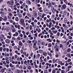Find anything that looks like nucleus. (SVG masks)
Returning <instances> with one entry per match:
<instances>
[{"label": "nucleus", "mask_w": 73, "mask_h": 73, "mask_svg": "<svg viewBox=\"0 0 73 73\" xmlns=\"http://www.w3.org/2000/svg\"><path fill=\"white\" fill-rule=\"evenodd\" d=\"M20 21L22 25H23L24 27H25V24L24 23V20L23 19H21Z\"/></svg>", "instance_id": "f257e3e1"}, {"label": "nucleus", "mask_w": 73, "mask_h": 73, "mask_svg": "<svg viewBox=\"0 0 73 73\" xmlns=\"http://www.w3.org/2000/svg\"><path fill=\"white\" fill-rule=\"evenodd\" d=\"M66 8V5L65 4L63 5L62 6V7L61 8L62 10H63L64 9H65Z\"/></svg>", "instance_id": "f03ea898"}, {"label": "nucleus", "mask_w": 73, "mask_h": 73, "mask_svg": "<svg viewBox=\"0 0 73 73\" xmlns=\"http://www.w3.org/2000/svg\"><path fill=\"white\" fill-rule=\"evenodd\" d=\"M5 42L6 43H9L10 42V40L9 39H6L5 40Z\"/></svg>", "instance_id": "7ed1b4c3"}, {"label": "nucleus", "mask_w": 73, "mask_h": 73, "mask_svg": "<svg viewBox=\"0 0 73 73\" xmlns=\"http://www.w3.org/2000/svg\"><path fill=\"white\" fill-rule=\"evenodd\" d=\"M16 68L13 65V66H12L11 67V70H15V69Z\"/></svg>", "instance_id": "20e7f679"}, {"label": "nucleus", "mask_w": 73, "mask_h": 73, "mask_svg": "<svg viewBox=\"0 0 73 73\" xmlns=\"http://www.w3.org/2000/svg\"><path fill=\"white\" fill-rule=\"evenodd\" d=\"M7 3L9 4V7H12V6H11V1H7Z\"/></svg>", "instance_id": "39448f33"}, {"label": "nucleus", "mask_w": 73, "mask_h": 73, "mask_svg": "<svg viewBox=\"0 0 73 73\" xmlns=\"http://www.w3.org/2000/svg\"><path fill=\"white\" fill-rule=\"evenodd\" d=\"M26 3H27L29 4L30 5H31V2L29 0H26Z\"/></svg>", "instance_id": "423d86ee"}, {"label": "nucleus", "mask_w": 73, "mask_h": 73, "mask_svg": "<svg viewBox=\"0 0 73 73\" xmlns=\"http://www.w3.org/2000/svg\"><path fill=\"white\" fill-rule=\"evenodd\" d=\"M43 56H45V57H46L47 55V53H46L45 52H44L43 53Z\"/></svg>", "instance_id": "0eeeda50"}, {"label": "nucleus", "mask_w": 73, "mask_h": 73, "mask_svg": "<svg viewBox=\"0 0 73 73\" xmlns=\"http://www.w3.org/2000/svg\"><path fill=\"white\" fill-rule=\"evenodd\" d=\"M40 44H41V42H40V40H39L38 41L37 45H40Z\"/></svg>", "instance_id": "6e6552de"}, {"label": "nucleus", "mask_w": 73, "mask_h": 73, "mask_svg": "<svg viewBox=\"0 0 73 73\" xmlns=\"http://www.w3.org/2000/svg\"><path fill=\"white\" fill-rule=\"evenodd\" d=\"M17 14L18 16L19 17V18H20V17H22V14H19V13H17Z\"/></svg>", "instance_id": "1a4fd4ad"}, {"label": "nucleus", "mask_w": 73, "mask_h": 73, "mask_svg": "<svg viewBox=\"0 0 73 73\" xmlns=\"http://www.w3.org/2000/svg\"><path fill=\"white\" fill-rule=\"evenodd\" d=\"M3 20H4V21H6V20H7V17L6 16H5L4 17V19H3Z\"/></svg>", "instance_id": "9d476101"}, {"label": "nucleus", "mask_w": 73, "mask_h": 73, "mask_svg": "<svg viewBox=\"0 0 73 73\" xmlns=\"http://www.w3.org/2000/svg\"><path fill=\"white\" fill-rule=\"evenodd\" d=\"M52 46V44L51 43H49L48 44V48H50Z\"/></svg>", "instance_id": "9b49d317"}, {"label": "nucleus", "mask_w": 73, "mask_h": 73, "mask_svg": "<svg viewBox=\"0 0 73 73\" xmlns=\"http://www.w3.org/2000/svg\"><path fill=\"white\" fill-rule=\"evenodd\" d=\"M58 45V44L57 43H56L55 44V45L54 46V48H56L57 47V45Z\"/></svg>", "instance_id": "f8f14e48"}, {"label": "nucleus", "mask_w": 73, "mask_h": 73, "mask_svg": "<svg viewBox=\"0 0 73 73\" xmlns=\"http://www.w3.org/2000/svg\"><path fill=\"white\" fill-rule=\"evenodd\" d=\"M19 44L21 46H23V43L21 41L19 42Z\"/></svg>", "instance_id": "ddd939ff"}, {"label": "nucleus", "mask_w": 73, "mask_h": 73, "mask_svg": "<svg viewBox=\"0 0 73 73\" xmlns=\"http://www.w3.org/2000/svg\"><path fill=\"white\" fill-rule=\"evenodd\" d=\"M15 20L16 21H19V18L18 17H16Z\"/></svg>", "instance_id": "4468645a"}, {"label": "nucleus", "mask_w": 73, "mask_h": 73, "mask_svg": "<svg viewBox=\"0 0 73 73\" xmlns=\"http://www.w3.org/2000/svg\"><path fill=\"white\" fill-rule=\"evenodd\" d=\"M39 52L40 53H43V50L40 49L39 50Z\"/></svg>", "instance_id": "2eb2a0df"}, {"label": "nucleus", "mask_w": 73, "mask_h": 73, "mask_svg": "<svg viewBox=\"0 0 73 73\" xmlns=\"http://www.w3.org/2000/svg\"><path fill=\"white\" fill-rule=\"evenodd\" d=\"M11 30H12L13 32H16V29H12Z\"/></svg>", "instance_id": "dca6fc26"}, {"label": "nucleus", "mask_w": 73, "mask_h": 73, "mask_svg": "<svg viewBox=\"0 0 73 73\" xmlns=\"http://www.w3.org/2000/svg\"><path fill=\"white\" fill-rule=\"evenodd\" d=\"M11 37H12V36H11V35L9 36H7V38H9V39H11Z\"/></svg>", "instance_id": "f3484780"}, {"label": "nucleus", "mask_w": 73, "mask_h": 73, "mask_svg": "<svg viewBox=\"0 0 73 73\" xmlns=\"http://www.w3.org/2000/svg\"><path fill=\"white\" fill-rule=\"evenodd\" d=\"M59 61H60L59 59H57L56 60V63L59 62Z\"/></svg>", "instance_id": "a211bd4d"}, {"label": "nucleus", "mask_w": 73, "mask_h": 73, "mask_svg": "<svg viewBox=\"0 0 73 73\" xmlns=\"http://www.w3.org/2000/svg\"><path fill=\"white\" fill-rule=\"evenodd\" d=\"M48 55H49V56H50V57H52V54L48 52Z\"/></svg>", "instance_id": "6ab92c4d"}, {"label": "nucleus", "mask_w": 73, "mask_h": 73, "mask_svg": "<svg viewBox=\"0 0 73 73\" xmlns=\"http://www.w3.org/2000/svg\"><path fill=\"white\" fill-rule=\"evenodd\" d=\"M67 21H68V20H67V19H66V18H65L64 19V22L65 23H66Z\"/></svg>", "instance_id": "aec40b11"}, {"label": "nucleus", "mask_w": 73, "mask_h": 73, "mask_svg": "<svg viewBox=\"0 0 73 73\" xmlns=\"http://www.w3.org/2000/svg\"><path fill=\"white\" fill-rule=\"evenodd\" d=\"M49 5L50 6V7H52V5L51 3L50 2H49Z\"/></svg>", "instance_id": "412c9836"}, {"label": "nucleus", "mask_w": 73, "mask_h": 73, "mask_svg": "<svg viewBox=\"0 0 73 73\" xmlns=\"http://www.w3.org/2000/svg\"><path fill=\"white\" fill-rule=\"evenodd\" d=\"M67 55V56H68V57H70V58H71V56H70V54H68Z\"/></svg>", "instance_id": "4be33fe9"}, {"label": "nucleus", "mask_w": 73, "mask_h": 73, "mask_svg": "<svg viewBox=\"0 0 73 73\" xmlns=\"http://www.w3.org/2000/svg\"><path fill=\"white\" fill-rule=\"evenodd\" d=\"M23 36L24 38H27V35H25V34H24Z\"/></svg>", "instance_id": "5701e85b"}, {"label": "nucleus", "mask_w": 73, "mask_h": 73, "mask_svg": "<svg viewBox=\"0 0 73 73\" xmlns=\"http://www.w3.org/2000/svg\"><path fill=\"white\" fill-rule=\"evenodd\" d=\"M6 62L7 64H9V60H6Z\"/></svg>", "instance_id": "b1692460"}, {"label": "nucleus", "mask_w": 73, "mask_h": 73, "mask_svg": "<svg viewBox=\"0 0 73 73\" xmlns=\"http://www.w3.org/2000/svg\"><path fill=\"white\" fill-rule=\"evenodd\" d=\"M63 15H66V11H64V12L63 13Z\"/></svg>", "instance_id": "393cba45"}, {"label": "nucleus", "mask_w": 73, "mask_h": 73, "mask_svg": "<svg viewBox=\"0 0 73 73\" xmlns=\"http://www.w3.org/2000/svg\"><path fill=\"white\" fill-rule=\"evenodd\" d=\"M9 59V57H6L5 58V60L6 61H7L8 60V59Z\"/></svg>", "instance_id": "a878e982"}, {"label": "nucleus", "mask_w": 73, "mask_h": 73, "mask_svg": "<svg viewBox=\"0 0 73 73\" xmlns=\"http://www.w3.org/2000/svg\"><path fill=\"white\" fill-rule=\"evenodd\" d=\"M29 70H31V69L32 68V66H29Z\"/></svg>", "instance_id": "bb28decb"}, {"label": "nucleus", "mask_w": 73, "mask_h": 73, "mask_svg": "<svg viewBox=\"0 0 73 73\" xmlns=\"http://www.w3.org/2000/svg\"><path fill=\"white\" fill-rule=\"evenodd\" d=\"M52 61H53V63L54 64V62H56V60H55V59H53L52 60Z\"/></svg>", "instance_id": "cd10ccee"}, {"label": "nucleus", "mask_w": 73, "mask_h": 73, "mask_svg": "<svg viewBox=\"0 0 73 73\" xmlns=\"http://www.w3.org/2000/svg\"><path fill=\"white\" fill-rule=\"evenodd\" d=\"M51 10L52 11V12H53L54 13V12L53 11H54V7H53V8H52Z\"/></svg>", "instance_id": "c85d7f7f"}, {"label": "nucleus", "mask_w": 73, "mask_h": 73, "mask_svg": "<svg viewBox=\"0 0 73 73\" xmlns=\"http://www.w3.org/2000/svg\"><path fill=\"white\" fill-rule=\"evenodd\" d=\"M15 35H16V36H17L19 35V33L17 32H15Z\"/></svg>", "instance_id": "c756f323"}, {"label": "nucleus", "mask_w": 73, "mask_h": 73, "mask_svg": "<svg viewBox=\"0 0 73 73\" xmlns=\"http://www.w3.org/2000/svg\"><path fill=\"white\" fill-rule=\"evenodd\" d=\"M15 59H16V58H17L18 56H17V55H15Z\"/></svg>", "instance_id": "7c9ffc66"}, {"label": "nucleus", "mask_w": 73, "mask_h": 73, "mask_svg": "<svg viewBox=\"0 0 73 73\" xmlns=\"http://www.w3.org/2000/svg\"><path fill=\"white\" fill-rule=\"evenodd\" d=\"M20 25H18V29H20Z\"/></svg>", "instance_id": "2f4dec72"}, {"label": "nucleus", "mask_w": 73, "mask_h": 73, "mask_svg": "<svg viewBox=\"0 0 73 73\" xmlns=\"http://www.w3.org/2000/svg\"><path fill=\"white\" fill-rule=\"evenodd\" d=\"M72 66H68L67 68H72Z\"/></svg>", "instance_id": "473e14b6"}, {"label": "nucleus", "mask_w": 73, "mask_h": 73, "mask_svg": "<svg viewBox=\"0 0 73 73\" xmlns=\"http://www.w3.org/2000/svg\"><path fill=\"white\" fill-rule=\"evenodd\" d=\"M70 52V49L68 48L67 50V52Z\"/></svg>", "instance_id": "72a5a7b5"}, {"label": "nucleus", "mask_w": 73, "mask_h": 73, "mask_svg": "<svg viewBox=\"0 0 73 73\" xmlns=\"http://www.w3.org/2000/svg\"><path fill=\"white\" fill-rule=\"evenodd\" d=\"M13 65H12V63H10L9 64L10 67H11Z\"/></svg>", "instance_id": "f704fd0d"}, {"label": "nucleus", "mask_w": 73, "mask_h": 73, "mask_svg": "<svg viewBox=\"0 0 73 73\" xmlns=\"http://www.w3.org/2000/svg\"><path fill=\"white\" fill-rule=\"evenodd\" d=\"M5 71V70L4 69H2L1 70V72L2 73H3V72H4Z\"/></svg>", "instance_id": "c9c22d12"}, {"label": "nucleus", "mask_w": 73, "mask_h": 73, "mask_svg": "<svg viewBox=\"0 0 73 73\" xmlns=\"http://www.w3.org/2000/svg\"><path fill=\"white\" fill-rule=\"evenodd\" d=\"M63 46V45H62V44H60V48H62Z\"/></svg>", "instance_id": "e433bc0d"}, {"label": "nucleus", "mask_w": 73, "mask_h": 73, "mask_svg": "<svg viewBox=\"0 0 73 73\" xmlns=\"http://www.w3.org/2000/svg\"><path fill=\"white\" fill-rule=\"evenodd\" d=\"M1 36H2V38H3L5 37L4 35H1Z\"/></svg>", "instance_id": "4c0bfd02"}, {"label": "nucleus", "mask_w": 73, "mask_h": 73, "mask_svg": "<svg viewBox=\"0 0 73 73\" xmlns=\"http://www.w3.org/2000/svg\"><path fill=\"white\" fill-rule=\"evenodd\" d=\"M13 4H14V2H13V1H12L11 2V5H13Z\"/></svg>", "instance_id": "58836bf2"}, {"label": "nucleus", "mask_w": 73, "mask_h": 73, "mask_svg": "<svg viewBox=\"0 0 73 73\" xmlns=\"http://www.w3.org/2000/svg\"><path fill=\"white\" fill-rule=\"evenodd\" d=\"M71 61V59H68L67 60L68 62H70Z\"/></svg>", "instance_id": "ea45409f"}, {"label": "nucleus", "mask_w": 73, "mask_h": 73, "mask_svg": "<svg viewBox=\"0 0 73 73\" xmlns=\"http://www.w3.org/2000/svg\"><path fill=\"white\" fill-rule=\"evenodd\" d=\"M42 45H45V42H42Z\"/></svg>", "instance_id": "a19ab883"}, {"label": "nucleus", "mask_w": 73, "mask_h": 73, "mask_svg": "<svg viewBox=\"0 0 73 73\" xmlns=\"http://www.w3.org/2000/svg\"><path fill=\"white\" fill-rule=\"evenodd\" d=\"M2 50H3V47H1L0 48V51L1 52H2Z\"/></svg>", "instance_id": "79ce46f5"}, {"label": "nucleus", "mask_w": 73, "mask_h": 73, "mask_svg": "<svg viewBox=\"0 0 73 73\" xmlns=\"http://www.w3.org/2000/svg\"><path fill=\"white\" fill-rule=\"evenodd\" d=\"M3 64H5V65H6L7 64L5 63V61H4L3 62Z\"/></svg>", "instance_id": "37998d69"}, {"label": "nucleus", "mask_w": 73, "mask_h": 73, "mask_svg": "<svg viewBox=\"0 0 73 73\" xmlns=\"http://www.w3.org/2000/svg\"><path fill=\"white\" fill-rule=\"evenodd\" d=\"M32 21H34L35 20V18L34 17H32Z\"/></svg>", "instance_id": "c03bdc74"}, {"label": "nucleus", "mask_w": 73, "mask_h": 73, "mask_svg": "<svg viewBox=\"0 0 73 73\" xmlns=\"http://www.w3.org/2000/svg\"><path fill=\"white\" fill-rule=\"evenodd\" d=\"M33 13L34 14L37 13V11H33Z\"/></svg>", "instance_id": "a18cd8bd"}, {"label": "nucleus", "mask_w": 73, "mask_h": 73, "mask_svg": "<svg viewBox=\"0 0 73 73\" xmlns=\"http://www.w3.org/2000/svg\"><path fill=\"white\" fill-rule=\"evenodd\" d=\"M17 38L18 39V40H20L21 39H20V36H18Z\"/></svg>", "instance_id": "49530a36"}, {"label": "nucleus", "mask_w": 73, "mask_h": 73, "mask_svg": "<svg viewBox=\"0 0 73 73\" xmlns=\"http://www.w3.org/2000/svg\"><path fill=\"white\" fill-rule=\"evenodd\" d=\"M51 30H54L55 28L54 27H53L52 29H50Z\"/></svg>", "instance_id": "de8ad7c7"}, {"label": "nucleus", "mask_w": 73, "mask_h": 73, "mask_svg": "<svg viewBox=\"0 0 73 73\" xmlns=\"http://www.w3.org/2000/svg\"><path fill=\"white\" fill-rule=\"evenodd\" d=\"M19 3L20 4H23V2L21 1H20Z\"/></svg>", "instance_id": "09e8293b"}, {"label": "nucleus", "mask_w": 73, "mask_h": 73, "mask_svg": "<svg viewBox=\"0 0 73 73\" xmlns=\"http://www.w3.org/2000/svg\"><path fill=\"white\" fill-rule=\"evenodd\" d=\"M1 15H2V16H3V15H4V13L3 12H2V11H1Z\"/></svg>", "instance_id": "8fccbe9b"}, {"label": "nucleus", "mask_w": 73, "mask_h": 73, "mask_svg": "<svg viewBox=\"0 0 73 73\" xmlns=\"http://www.w3.org/2000/svg\"><path fill=\"white\" fill-rule=\"evenodd\" d=\"M32 25H31L30 26V30H32Z\"/></svg>", "instance_id": "3c124183"}, {"label": "nucleus", "mask_w": 73, "mask_h": 73, "mask_svg": "<svg viewBox=\"0 0 73 73\" xmlns=\"http://www.w3.org/2000/svg\"><path fill=\"white\" fill-rule=\"evenodd\" d=\"M15 39H16V38H15V37H13L12 38V39L13 40H15Z\"/></svg>", "instance_id": "603ef678"}, {"label": "nucleus", "mask_w": 73, "mask_h": 73, "mask_svg": "<svg viewBox=\"0 0 73 73\" xmlns=\"http://www.w3.org/2000/svg\"><path fill=\"white\" fill-rule=\"evenodd\" d=\"M27 60H25L24 62V64H27Z\"/></svg>", "instance_id": "864d4df0"}, {"label": "nucleus", "mask_w": 73, "mask_h": 73, "mask_svg": "<svg viewBox=\"0 0 73 73\" xmlns=\"http://www.w3.org/2000/svg\"><path fill=\"white\" fill-rule=\"evenodd\" d=\"M15 29V27H14V26L13 25H12V27L11 28V29Z\"/></svg>", "instance_id": "5fc2aeb1"}, {"label": "nucleus", "mask_w": 73, "mask_h": 73, "mask_svg": "<svg viewBox=\"0 0 73 73\" xmlns=\"http://www.w3.org/2000/svg\"><path fill=\"white\" fill-rule=\"evenodd\" d=\"M39 15L40 17H41V15H42V14L41 13H39Z\"/></svg>", "instance_id": "6e6d98bb"}, {"label": "nucleus", "mask_w": 73, "mask_h": 73, "mask_svg": "<svg viewBox=\"0 0 73 73\" xmlns=\"http://www.w3.org/2000/svg\"><path fill=\"white\" fill-rule=\"evenodd\" d=\"M68 64L70 65H72V62H70L69 63H68Z\"/></svg>", "instance_id": "4d7b16f0"}, {"label": "nucleus", "mask_w": 73, "mask_h": 73, "mask_svg": "<svg viewBox=\"0 0 73 73\" xmlns=\"http://www.w3.org/2000/svg\"><path fill=\"white\" fill-rule=\"evenodd\" d=\"M22 49L23 50H25V49H26L27 48L24 49V46H23L22 47Z\"/></svg>", "instance_id": "13d9d810"}, {"label": "nucleus", "mask_w": 73, "mask_h": 73, "mask_svg": "<svg viewBox=\"0 0 73 73\" xmlns=\"http://www.w3.org/2000/svg\"><path fill=\"white\" fill-rule=\"evenodd\" d=\"M6 25H9V22H7L6 23Z\"/></svg>", "instance_id": "bf43d9fd"}, {"label": "nucleus", "mask_w": 73, "mask_h": 73, "mask_svg": "<svg viewBox=\"0 0 73 73\" xmlns=\"http://www.w3.org/2000/svg\"><path fill=\"white\" fill-rule=\"evenodd\" d=\"M35 15V17H36V16H37V13L36 14H34Z\"/></svg>", "instance_id": "052dcab7"}, {"label": "nucleus", "mask_w": 73, "mask_h": 73, "mask_svg": "<svg viewBox=\"0 0 73 73\" xmlns=\"http://www.w3.org/2000/svg\"><path fill=\"white\" fill-rule=\"evenodd\" d=\"M57 31H54V33H55V34H56L57 33Z\"/></svg>", "instance_id": "680f3d73"}, {"label": "nucleus", "mask_w": 73, "mask_h": 73, "mask_svg": "<svg viewBox=\"0 0 73 73\" xmlns=\"http://www.w3.org/2000/svg\"><path fill=\"white\" fill-rule=\"evenodd\" d=\"M10 56H12V54H13L12 53L10 52Z\"/></svg>", "instance_id": "e2e57ef3"}, {"label": "nucleus", "mask_w": 73, "mask_h": 73, "mask_svg": "<svg viewBox=\"0 0 73 73\" xmlns=\"http://www.w3.org/2000/svg\"><path fill=\"white\" fill-rule=\"evenodd\" d=\"M34 58V59H35L36 58V55L35 54H34V56H33Z\"/></svg>", "instance_id": "0e129e2a"}, {"label": "nucleus", "mask_w": 73, "mask_h": 73, "mask_svg": "<svg viewBox=\"0 0 73 73\" xmlns=\"http://www.w3.org/2000/svg\"><path fill=\"white\" fill-rule=\"evenodd\" d=\"M55 72H56V70H54L52 71V73H55Z\"/></svg>", "instance_id": "69168bd1"}, {"label": "nucleus", "mask_w": 73, "mask_h": 73, "mask_svg": "<svg viewBox=\"0 0 73 73\" xmlns=\"http://www.w3.org/2000/svg\"><path fill=\"white\" fill-rule=\"evenodd\" d=\"M26 13H25V12H24V13H23V16H25V15H26Z\"/></svg>", "instance_id": "338daca9"}, {"label": "nucleus", "mask_w": 73, "mask_h": 73, "mask_svg": "<svg viewBox=\"0 0 73 73\" xmlns=\"http://www.w3.org/2000/svg\"><path fill=\"white\" fill-rule=\"evenodd\" d=\"M8 11L9 12H11V11H12V10L10 8H9L8 9Z\"/></svg>", "instance_id": "774afa93"}]
</instances>
